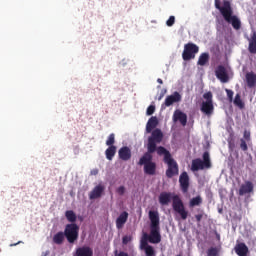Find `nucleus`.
I'll list each match as a JSON object with an SVG mask.
<instances>
[{
	"instance_id": "obj_1",
	"label": "nucleus",
	"mask_w": 256,
	"mask_h": 256,
	"mask_svg": "<svg viewBox=\"0 0 256 256\" xmlns=\"http://www.w3.org/2000/svg\"><path fill=\"white\" fill-rule=\"evenodd\" d=\"M172 200V209L175 213L180 216L182 221H187V217H189V211L185 208V203L179 195L171 194L170 192H161L158 198L160 205L163 207L169 205Z\"/></svg>"
},
{
	"instance_id": "obj_2",
	"label": "nucleus",
	"mask_w": 256,
	"mask_h": 256,
	"mask_svg": "<svg viewBox=\"0 0 256 256\" xmlns=\"http://www.w3.org/2000/svg\"><path fill=\"white\" fill-rule=\"evenodd\" d=\"M215 7L220 11L223 19L226 23H230L236 31L241 29V20L236 15H233V8L231 7V2L228 0L223 1V6H221V0H215Z\"/></svg>"
},
{
	"instance_id": "obj_3",
	"label": "nucleus",
	"mask_w": 256,
	"mask_h": 256,
	"mask_svg": "<svg viewBox=\"0 0 256 256\" xmlns=\"http://www.w3.org/2000/svg\"><path fill=\"white\" fill-rule=\"evenodd\" d=\"M157 155L163 157V162L167 165L165 175L168 179H173L179 175V164L176 162L175 158L171 155V152L163 146H159L157 149Z\"/></svg>"
},
{
	"instance_id": "obj_4",
	"label": "nucleus",
	"mask_w": 256,
	"mask_h": 256,
	"mask_svg": "<svg viewBox=\"0 0 256 256\" xmlns=\"http://www.w3.org/2000/svg\"><path fill=\"white\" fill-rule=\"evenodd\" d=\"M149 219L151 222L150 235L144 234V237L148 239L149 243H161V233H159V212L150 211Z\"/></svg>"
},
{
	"instance_id": "obj_5",
	"label": "nucleus",
	"mask_w": 256,
	"mask_h": 256,
	"mask_svg": "<svg viewBox=\"0 0 256 256\" xmlns=\"http://www.w3.org/2000/svg\"><path fill=\"white\" fill-rule=\"evenodd\" d=\"M153 152L147 151L140 158L138 165L144 166L145 175H155L157 173V163L153 162Z\"/></svg>"
},
{
	"instance_id": "obj_6",
	"label": "nucleus",
	"mask_w": 256,
	"mask_h": 256,
	"mask_svg": "<svg viewBox=\"0 0 256 256\" xmlns=\"http://www.w3.org/2000/svg\"><path fill=\"white\" fill-rule=\"evenodd\" d=\"M202 159L196 158L192 160V165H191V171H203L204 169H211L212 164H211V156L209 155V152L206 151L202 155Z\"/></svg>"
},
{
	"instance_id": "obj_7",
	"label": "nucleus",
	"mask_w": 256,
	"mask_h": 256,
	"mask_svg": "<svg viewBox=\"0 0 256 256\" xmlns=\"http://www.w3.org/2000/svg\"><path fill=\"white\" fill-rule=\"evenodd\" d=\"M163 141V132L161 129L156 128L152 131L151 136L148 138L147 150L149 153H157L159 143Z\"/></svg>"
},
{
	"instance_id": "obj_8",
	"label": "nucleus",
	"mask_w": 256,
	"mask_h": 256,
	"mask_svg": "<svg viewBox=\"0 0 256 256\" xmlns=\"http://www.w3.org/2000/svg\"><path fill=\"white\" fill-rule=\"evenodd\" d=\"M64 237L68 243L73 245L79 239V225L76 223L67 224L64 229Z\"/></svg>"
},
{
	"instance_id": "obj_9",
	"label": "nucleus",
	"mask_w": 256,
	"mask_h": 256,
	"mask_svg": "<svg viewBox=\"0 0 256 256\" xmlns=\"http://www.w3.org/2000/svg\"><path fill=\"white\" fill-rule=\"evenodd\" d=\"M197 53H199V46L193 42H189L184 45V50L182 52L183 61H191L195 59Z\"/></svg>"
},
{
	"instance_id": "obj_10",
	"label": "nucleus",
	"mask_w": 256,
	"mask_h": 256,
	"mask_svg": "<svg viewBox=\"0 0 256 256\" xmlns=\"http://www.w3.org/2000/svg\"><path fill=\"white\" fill-rule=\"evenodd\" d=\"M181 101V94L179 92H174L172 95L166 97L164 103L161 105V109H167L171 107L174 103H179Z\"/></svg>"
},
{
	"instance_id": "obj_11",
	"label": "nucleus",
	"mask_w": 256,
	"mask_h": 256,
	"mask_svg": "<svg viewBox=\"0 0 256 256\" xmlns=\"http://www.w3.org/2000/svg\"><path fill=\"white\" fill-rule=\"evenodd\" d=\"M215 75L221 83H229V74L227 73V68L223 65H219L215 70Z\"/></svg>"
},
{
	"instance_id": "obj_12",
	"label": "nucleus",
	"mask_w": 256,
	"mask_h": 256,
	"mask_svg": "<svg viewBox=\"0 0 256 256\" xmlns=\"http://www.w3.org/2000/svg\"><path fill=\"white\" fill-rule=\"evenodd\" d=\"M180 189L183 193L189 191V174L187 172H182L179 177Z\"/></svg>"
},
{
	"instance_id": "obj_13",
	"label": "nucleus",
	"mask_w": 256,
	"mask_h": 256,
	"mask_svg": "<svg viewBox=\"0 0 256 256\" xmlns=\"http://www.w3.org/2000/svg\"><path fill=\"white\" fill-rule=\"evenodd\" d=\"M118 156L121 161H129L131 159V148L124 146L121 147L118 151Z\"/></svg>"
},
{
	"instance_id": "obj_14",
	"label": "nucleus",
	"mask_w": 256,
	"mask_h": 256,
	"mask_svg": "<svg viewBox=\"0 0 256 256\" xmlns=\"http://www.w3.org/2000/svg\"><path fill=\"white\" fill-rule=\"evenodd\" d=\"M103 191H105V186L102 184L97 185L93 188V190L89 193V199H99L101 195H103Z\"/></svg>"
},
{
	"instance_id": "obj_15",
	"label": "nucleus",
	"mask_w": 256,
	"mask_h": 256,
	"mask_svg": "<svg viewBox=\"0 0 256 256\" xmlns=\"http://www.w3.org/2000/svg\"><path fill=\"white\" fill-rule=\"evenodd\" d=\"M173 121H179L183 127L187 125V114L185 112H181L180 110H176L173 114Z\"/></svg>"
},
{
	"instance_id": "obj_16",
	"label": "nucleus",
	"mask_w": 256,
	"mask_h": 256,
	"mask_svg": "<svg viewBox=\"0 0 256 256\" xmlns=\"http://www.w3.org/2000/svg\"><path fill=\"white\" fill-rule=\"evenodd\" d=\"M253 189H254L253 182L246 181L244 184L240 186L239 195L243 196V195H247L248 193H253Z\"/></svg>"
},
{
	"instance_id": "obj_17",
	"label": "nucleus",
	"mask_w": 256,
	"mask_h": 256,
	"mask_svg": "<svg viewBox=\"0 0 256 256\" xmlns=\"http://www.w3.org/2000/svg\"><path fill=\"white\" fill-rule=\"evenodd\" d=\"M200 110L202 113H204V115L210 117V115H213L215 107L213 106V102H202Z\"/></svg>"
},
{
	"instance_id": "obj_18",
	"label": "nucleus",
	"mask_w": 256,
	"mask_h": 256,
	"mask_svg": "<svg viewBox=\"0 0 256 256\" xmlns=\"http://www.w3.org/2000/svg\"><path fill=\"white\" fill-rule=\"evenodd\" d=\"M127 219H129V213L127 211L122 212L116 219V228L123 229L125 223H127Z\"/></svg>"
},
{
	"instance_id": "obj_19",
	"label": "nucleus",
	"mask_w": 256,
	"mask_h": 256,
	"mask_svg": "<svg viewBox=\"0 0 256 256\" xmlns=\"http://www.w3.org/2000/svg\"><path fill=\"white\" fill-rule=\"evenodd\" d=\"M73 256H93V249L89 246L79 247Z\"/></svg>"
},
{
	"instance_id": "obj_20",
	"label": "nucleus",
	"mask_w": 256,
	"mask_h": 256,
	"mask_svg": "<svg viewBox=\"0 0 256 256\" xmlns=\"http://www.w3.org/2000/svg\"><path fill=\"white\" fill-rule=\"evenodd\" d=\"M234 250L238 256H247V253H249V248L247 247V245H245V243L237 244Z\"/></svg>"
},
{
	"instance_id": "obj_21",
	"label": "nucleus",
	"mask_w": 256,
	"mask_h": 256,
	"mask_svg": "<svg viewBox=\"0 0 256 256\" xmlns=\"http://www.w3.org/2000/svg\"><path fill=\"white\" fill-rule=\"evenodd\" d=\"M158 124L159 121L157 120V117H151L146 124V133H152L153 129H155Z\"/></svg>"
},
{
	"instance_id": "obj_22",
	"label": "nucleus",
	"mask_w": 256,
	"mask_h": 256,
	"mask_svg": "<svg viewBox=\"0 0 256 256\" xmlns=\"http://www.w3.org/2000/svg\"><path fill=\"white\" fill-rule=\"evenodd\" d=\"M246 83L247 86L252 89V87H255L256 85V74L253 72H248L246 74Z\"/></svg>"
},
{
	"instance_id": "obj_23",
	"label": "nucleus",
	"mask_w": 256,
	"mask_h": 256,
	"mask_svg": "<svg viewBox=\"0 0 256 256\" xmlns=\"http://www.w3.org/2000/svg\"><path fill=\"white\" fill-rule=\"evenodd\" d=\"M117 153V146H108L105 151V156L108 161H113V157H115Z\"/></svg>"
},
{
	"instance_id": "obj_24",
	"label": "nucleus",
	"mask_w": 256,
	"mask_h": 256,
	"mask_svg": "<svg viewBox=\"0 0 256 256\" xmlns=\"http://www.w3.org/2000/svg\"><path fill=\"white\" fill-rule=\"evenodd\" d=\"M207 63H209V53L204 52V53L200 54V56L198 58L197 65H200V67H205V65H207Z\"/></svg>"
},
{
	"instance_id": "obj_25",
	"label": "nucleus",
	"mask_w": 256,
	"mask_h": 256,
	"mask_svg": "<svg viewBox=\"0 0 256 256\" xmlns=\"http://www.w3.org/2000/svg\"><path fill=\"white\" fill-rule=\"evenodd\" d=\"M63 241H65V233L64 232H57L53 236V243H55V245H63Z\"/></svg>"
},
{
	"instance_id": "obj_26",
	"label": "nucleus",
	"mask_w": 256,
	"mask_h": 256,
	"mask_svg": "<svg viewBox=\"0 0 256 256\" xmlns=\"http://www.w3.org/2000/svg\"><path fill=\"white\" fill-rule=\"evenodd\" d=\"M249 53L256 54V33H254L249 40Z\"/></svg>"
},
{
	"instance_id": "obj_27",
	"label": "nucleus",
	"mask_w": 256,
	"mask_h": 256,
	"mask_svg": "<svg viewBox=\"0 0 256 256\" xmlns=\"http://www.w3.org/2000/svg\"><path fill=\"white\" fill-rule=\"evenodd\" d=\"M65 217L69 223H75V221H77V215L73 210H67L65 212Z\"/></svg>"
},
{
	"instance_id": "obj_28",
	"label": "nucleus",
	"mask_w": 256,
	"mask_h": 256,
	"mask_svg": "<svg viewBox=\"0 0 256 256\" xmlns=\"http://www.w3.org/2000/svg\"><path fill=\"white\" fill-rule=\"evenodd\" d=\"M203 203V198L201 196H196L192 198L189 202V207H199Z\"/></svg>"
},
{
	"instance_id": "obj_29",
	"label": "nucleus",
	"mask_w": 256,
	"mask_h": 256,
	"mask_svg": "<svg viewBox=\"0 0 256 256\" xmlns=\"http://www.w3.org/2000/svg\"><path fill=\"white\" fill-rule=\"evenodd\" d=\"M195 219L197 221L198 227L201 225V221L203 220V217H207V214H205L204 210L198 209V214H195Z\"/></svg>"
},
{
	"instance_id": "obj_30",
	"label": "nucleus",
	"mask_w": 256,
	"mask_h": 256,
	"mask_svg": "<svg viewBox=\"0 0 256 256\" xmlns=\"http://www.w3.org/2000/svg\"><path fill=\"white\" fill-rule=\"evenodd\" d=\"M234 105L236 107H239L240 109H245V103L243 102V100H241L240 94H236V96L234 98Z\"/></svg>"
},
{
	"instance_id": "obj_31",
	"label": "nucleus",
	"mask_w": 256,
	"mask_h": 256,
	"mask_svg": "<svg viewBox=\"0 0 256 256\" xmlns=\"http://www.w3.org/2000/svg\"><path fill=\"white\" fill-rule=\"evenodd\" d=\"M107 147H115V134L111 133L106 140Z\"/></svg>"
},
{
	"instance_id": "obj_32",
	"label": "nucleus",
	"mask_w": 256,
	"mask_h": 256,
	"mask_svg": "<svg viewBox=\"0 0 256 256\" xmlns=\"http://www.w3.org/2000/svg\"><path fill=\"white\" fill-rule=\"evenodd\" d=\"M208 256H219V249L217 247H211L207 250Z\"/></svg>"
},
{
	"instance_id": "obj_33",
	"label": "nucleus",
	"mask_w": 256,
	"mask_h": 256,
	"mask_svg": "<svg viewBox=\"0 0 256 256\" xmlns=\"http://www.w3.org/2000/svg\"><path fill=\"white\" fill-rule=\"evenodd\" d=\"M146 256H156L155 248L153 246H148L146 250H144Z\"/></svg>"
},
{
	"instance_id": "obj_34",
	"label": "nucleus",
	"mask_w": 256,
	"mask_h": 256,
	"mask_svg": "<svg viewBox=\"0 0 256 256\" xmlns=\"http://www.w3.org/2000/svg\"><path fill=\"white\" fill-rule=\"evenodd\" d=\"M147 237L144 236V239L141 240L140 242V247L143 251L147 250V247H151V245H149V243L147 242Z\"/></svg>"
},
{
	"instance_id": "obj_35",
	"label": "nucleus",
	"mask_w": 256,
	"mask_h": 256,
	"mask_svg": "<svg viewBox=\"0 0 256 256\" xmlns=\"http://www.w3.org/2000/svg\"><path fill=\"white\" fill-rule=\"evenodd\" d=\"M204 99H206V102L213 103V93L211 92H206L203 95Z\"/></svg>"
},
{
	"instance_id": "obj_36",
	"label": "nucleus",
	"mask_w": 256,
	"mask_h": 256,
	"mask_svg": "<svg viewBox=\"0 0 256 256\" xmlns=\"http://www.w3.org/2000/svg\"><path fill=\"white\" fill-rule=\"evenodd\" d=\"M166 25L168 27H173V25H175V16H170L169 19L166 21Z\"/></svg>"
},
{
	"instance_id": "obj_37",
	"label": "nucleus",
	"mask_w": 256,
	"mask_h": 256,
	"mask_svg": "<svg viewBox=\"0 0 256 256\" xmlns=\"http://www.w3.org/2000/svg\"><path fill=\"white\" fill-rule=\"evenodd\" d=\"M225 91H226L227 97L231 103L233 101V95H235V93L233 92V90H229V89H225Z\"/></svg>"
},
{
	"instance_id": "obj_38",
	"label": "nucleus",
	"mask_w": 256,
	"mask_h": 256,
	"mask_svg": "<svg viewBox=\"0 0 256 256\" xmlns=\"http://www.w3.org/2000/svg\"><path fill=\"white\" fill-rule=\"evenodd\" d=\"M240 149H242V151H247V149H249V147L247 146V142H245V139H241L240 140Z\"/></svg>"
},
{
	"instance_id": "obj_39",
	"label": "nucleus",
	"mask_w": 256,
	"mask_h": 256,
	"mask_svg": "<svg viewBox=\"0 0 256 256\" xmlns=\"http://www.w3.org/2000/svg\"><path fill=\"white\" fill-rule=\"evenodd\" d=\"M243 137H244L245 141H251V132L245 130L244 134H243Z\"/></svg>"
},
{
	"instance_id": "obj_40",
	"label": "nucleus",
	"mask_w": 256,
	"mask_h": 256,
	"mask_svg": "<svg viewBox=\"0 0 256 256\" xmlns=\"http://www.w3.org/2000/svg\"><path fill=\"white\" fill-rule=\"evenodd\" d=\"M146 113H147V115H153V113H155V106H154V105H150V106L147 108Z\"/></svg>"
},
{
	"instance_id": "obj_41",
	"label": "nucleus",
	"mask_w": 256,
	"mask_h": 256,
	"mask_svg": "<svg viewBox=\"0 0 256 256\" xmlns=\"http://www.w3.org/2000/svg\"><path fill=\"white\" fill-rule=\"evenodd\" d=\"M116 192L118 193V195H125V186L118 187Z\"/></svg>"
},
{
	"instance_id": "obj_42",
	"label": "nucleus",
	"mask_w": 256,
	"mask_h": 256,
	"mask_svg": "<svg viewBox=\"0 0 256 256\" xmlns=\"http://www.w3.org/2000/svg\"><path fill=\"white\" fill-rule=\"evenodd\" d=\"M129 242H131V236H124L122 238L123 245H127Z\"/></svg>"
},
{
	"instance_id": "obj_43",
	"label": "nucleus",
	"mask_w": 256,
	"mask_h": 256,
	"mask_svg": "<svg viewBox=\"0 0 256 256\" xmlns=\"http://www.w3.org/2000/svg\"><path fill=\"white\" fill-rule=\"evenodd\" d=\"M115 256H129V254L127 252H119L118 254H116Z\"/></svg>"
},
{
	"instance_id": "obj_44",
	"label": "nucleus",
	"mask_w": 256,
	"mask_h": 256,
	"mask_svg": "<svg viewBox=\"0 0 256 256\" xmlns=\"http://www.w3.org/2000/svg\"><path fill=\"white\" fill-rule=\"evenodd\" d=\"M99 173V170L95 169L91 172L92 175H97Z\"/></svg>"
},
{
	"instance_id": "obj_45",
	"label": "nucleus",
	"mask_w": 256,
	"mask_h": 256,
	"mask_svg": "<svg viewBox=\"0 0 256 256\" xmlns=\"http://www.w3.org/2000/svg\"><path fill=\"white\" fill-rule=\"evenodd\" d=\"M157 83H159L160 85H163V80L161 78H158Z\"/></svg>"
},
{
	"instance_id": "obj_46",
	"label": "nucleus",
	"mask_w": 256,
	"mask_h": 256,
	"mask_svg": "<svg viewBox=\"0 0 256 256\" xmlns=\"http://www.w3.org/2000/svg\"><path fill=\"white\" fill-rule=\"evenodd\" d=\"M19 243H21V242H18V243H15V244H10V247H15L16 245H19Z\"/></svg>"
},
{
	"instance_id": "obj_47",
	"label": "nucleus",
	"mask_w": 256,
	"mask_h": 256,
	"mask_svg": "<svg viewBox=\"0 0 256 256\" xmlns=\"http://www.w3.org/2000/svg\"><path fill=\"white\" fill-rule=\"evenodd\" d=\"M161 99H163V95H161V96L158 98V101H161Z\"/></svg>"
},
{
	"instance_id": "obj_48",
	"label": "nucleus",
	"mask_w": 256,
	"mask_h": 256,
	"mask_svg": "<svg viewBox=\"0 0 256 256\" xmlns=\"http://www.w3.org/2000/svg\"><path fill=\"white\" fill-rule=\"evenodd\" d=\"M219 237H220L219 234H217V238H218V239H219Z\"/></svg>"
}]
</instances>
